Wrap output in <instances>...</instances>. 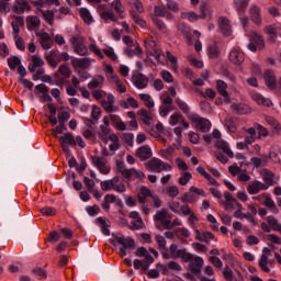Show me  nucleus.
Instances as JSON below:
<instances>
[{
  "mask_svg": "<svg viewBox=\"0 0 281 281\" xmlns=\"http://www.w3.org/2000/svg\"><path fill=\"white\" fill-rule=\"evenodd\" d=\"M146 170H149V172H158L161 173L164 170L166 172H170L172 170V166H170L168 162H165L164 160L159 158H151L145 164Z\"/></svg>",
  "mask_w": 281,
  "mask_h": 281,
  "instance_id": "1",
  "label": "nucleus"
},
{
  "mask_svg": "<svg viewBox=\"0 0 281 281\" xmlns=\"http://www.w3.org/2000/svg\"><path fill=\"white\" fill-rule=\"evenodd\" d=\"M69 58L70 57L68 53H60L56 49H53L46 54V61L49 65V67H53V69H56V67H58L59 63H63V60L67 63Z\"/></svg>",
  "mask_w": 281,
  "mask_h": 281,
  "instance_id": "2",
  "label": "nucleus"
},
{
  "mask_svg": "<svg viewBox=\"0 0 281 281\" xmlns=\"http://www.w3.org/2000/svg\"><path fill=\"white\" fill-rule=\"evenodd\" d=\"M69 78H71V68L67 66V64H64L58 68L57 72L54 75V83L57 87H64L66 82H69L67 81L69 80Z\"/></svg>",
  "mask_w": 281,
  "mask_h": 281,
  "instance_id": "3",
  "label": "nucleus"
},
{
  "mask_svg": "<svg viewBox=\"0 0 281 281\" xmlns=\"http://www.w3.org/2000/svg\"><path fill=\"white\" fill-rule=\"evenodd\" d=\"M169 250L172 258H181L184 262H189L193 258L192 254L188 252L186 249H178L177 244H171Z\"/></svg>",
  "mask_w": 281,
  "mask_h": 281,
  "instance_id": "4",
  "label": "nucleus"
},
{
  "mask_svg": "<svg viewBox=\"0 0 281 281\" xmlns=\"http://www.w3.org/2000/svg\"><path fill=\"white\" fill-rule=\"evenodd\" d=\"M71 44L75 47V53L79 56H87L89 49L85 46V40L80 36H75L71 38Z\"/></svg>",
  "mask_w": 281,
  "mask_h": 281,
  "instance_id": "5",
  "label": "nucleus"
},
{
  "mask_svg": "<svg viewBox=\"0 0 281 281\" xmlns=\"http://www.w3.org/2000/svg\"><path fill=\"white\" fill-rule=\"evenodd\" d=\"M192 122H194L196 128L201 131V133H207L212 127V123L210 122V120L203 119L196 114L192 116Z\"/></svg>",
  "mask_w": 281,
  "mask_h": 281,
  "instance_id": "6",
  "label": "nucleus"
},
{
  "mask_svg": "<svg viewBox=\"0 0 281 281\" xmlns=\"http://www.w3.org/2000/svg\"><path fill=\"white\" fill-rule=\"evenodd\" d=\"M229 61L233 65H243L245 63V53L239 47L233 48L229 53Z\"/></svg>",
  "mask_w": 281,
  "mask_h": 281,
  "instance_id": "7",
  "label": "nucleus"
},
{
  "mask_svg": "<svg viewBox=\"0 0 281 281\" xmlns=\"http://www.w3.org/2000/svg\"><path fill=\"white\" fill-rule=\"evenodd\" d=\"M122 245L125 249H135V239L131 237H120L116 236L113 240H111V245Z\"/></svg>",
  "mask_w": 281,
  "mask_h": 281,
  "instance_id": "8",
  "label": "nucleus"
},
{
  "mask_svg": "<svg viewBox=\"0 0 281 281\" xmlns=\"http://www.w3.org/2000/svg\"><path fill=\"white\" fill-rule=\"evenodd\" d=\"M192 260L189 261V269L194 276H199L201 273V269H203V265L205 261L201 257H196L192 255Z\"/></svg>",
  "mask_w": 281,
  "mask_h": 281,
  "instance_id": "9",
  "label": "nucleus"
},
{
  "mask_svg": "<svg viewBox=\"0 0 281 281\" xmlns=\"http://www.w3.org/2000/svg\"><path fill=\"white\" fill-rule=\"evenodd\" d=\"M91 161L93 166H95L101 172V175H109V172H111V168L106 167V159L100 158L99 156H92Z\"/></svg>",
  "mask_w": 281,
  "mask_h": 281,
  "instance_id": "10",
  "label": "nucleus"
},
{
  "mask_svg": "<svg viewBox=\"0 0 281 281\" xmlns=\"http://www.w3.org/2000/svg\"><path fill=\"white\" fill-rule=\"evenodd\" d=\"M250 20L256 25H262V11L260 7L252 4L249 9Z\"/></svg>",
  "mask_w": 281,
  "mask_h": 281,
  "instance_id": "11",
  "label": "nucleus"
},
{
  "mask_svg": "<svg viewBox=\"0 0 281 281\" xmlns=\"http://www.w3.org/2000/svg\"><path fill=\"white\" fill-rule=\"evenodd\" d=\"M132 80L137 89H146L148 87V77L142 72L133 75Z\"/></svg>",
  "mask_w": 281,
  "mask_h": 281,
  "instance_id": "12",
  "label": "nucleus"
},
{
  "mask_svg": "<svg viewBox=\"0 0 281 281\" xmlns=\"http://www.w3.org/2000/svg\"><path fill=\"white\" fill-rule=\"evenodd\" d=\"M136 157H138L140 161H148V159L153 157V149L148 145L140 146L136 150Z\"/></svg>",
  "mask_w": 281,
  "mask_h": 281,
  "instance_id": "13",
  "label": "nucleus"
},
{
  "mask_svg": "<svg viewBox=\"0 0 281 281\" xmlns=\"http://www.w3.org/2000/svg\"><path fill=\"white\" fill-rule=\"evenodd\" d=\"M170 215L168 214V211L166 210H161V211H157L156 215L154 216L155 221H160L164 229H166V227H170Z\"/></svg>",
  "mask_w": 281,
  "mask_h": 281,
  "instance_id": "14",
  "label": "nucleus"
},
{
  "mask_svg": "<svg viewBox=\"0 0 281 281\" xmlns=\"http://www.w3.org/2000/svg\"><path fill=\"white\" fill-rule=\"evenodd\" d=\"M218 27L224 36H229L232 34V24L229 19L226 16H221L218 19Z\"/></svg>",
  "mask_w": 281,
  "mask_h": 281,
  "instance_id": "15",
  "label": "nucleus"
},
{
  "mask_svg": "<svg viewBox=\"0 0 281 281\" xmlns=\"http://www.w3.org/2000/svg\"><path fill=\"white\" fill-rule=\"evenodd\" d=\"M263 79L268 89H276L278 87V80L276 79V74L272 70H266Z\"/></svg>",
  "mask_w": 281,
  "mask_h": 281,
  "instance_id": "16",
  "label": "nucleus"
},
{
  "mask_svg": "<svg viewBox=\"0 0 281 281\" xmlns=\"http://www.w3.org/2000/svg\"><path fill=\"white\" fill-rule=\"evenodd\" d=\"M232 110L236 115H247V113H251V108L245 103H233Z\"/></svg>",
  "mask_w": 281,
  "mask_h": 281,
  "instance_id": "17",
  "label": "nucleus"
},
{
  "mask_svg": "<svg viewBox=\"0 0 281 281\" xmlns=\"http://www.w3.org/2000/svg\"><path fill=\"white\" fill-rule=\"evenodd\" d=\"M260 190H269V186L255 180L251 184L248 186L247 191L250 194H258V192H260Z\"/></svg>",
  "mask_w": 281,
  "mask_h": 281,
  "instance_id": "18",
  "label": "nucleus"
},
{
  "mask_svg": "<svg viewBox=\"0 0 281 281\" xmlns=\"http://www.w3.org/2000/svg\"><path fill=\"white\" fill-rule=\"evenodd\" d=\"M36 36H40V43L43 49H52V45H54V42L52 41V36H49L48 33H36Z\"/></svg>",
  "mask_w": 281,
  "mask_h": 281,
  "instance_id": "19",
  "label": "nucleus"
},
{
  "mask_svg": "<svg viewBox=\"0 0 281 281\" xmlns=\"http://www.w3.org/2000/svg\"><path fill=\"white\" fill-rule=\"evenodd\" d=\"M178 32L184 36L186 41L189 43H192V30L188 24L186 23H180L178 24Z\"/></svg>",
  "mask_w": 281,
  "mask_h": 281,
  "instance_id": "20",
  "label": "nucleus"
},
{
  "mask_svg": "<svg viewBox=\"0 0 281 281\" xmlns=\"http://www.w3.org/2000/svg\"><path fill=\"white\" fill-rule=\"evenodd\" d=\"M216 148H218L220 150H223V153L225 155H227V157H229L231 159H233L234 157V151H232V149L229 148V144H227V142L220 139L216 142L215 144Z\"/></svg>",
  "mask_w": 281,
  "mask_h": 281,
  "instance_id": "21",
  "label": "nucleus"
},
{
  "mask_svg": "<svg viewBox=\"0 0 281 281\" xmlns=\"http://www.w3.org/2000/svg\"><path fill=\"white\" fill-rule=\"evenodd\" d=\"M267 124L271 126L273 135H281V125L273 116L266 117Z\"/></svg>",
  "mask_w": 281,
  "mask_h": 281,
  "instance_id": "22",
  "label": "nucleus"
},
{
  "mask_svg": "<svg viewBox=\"0 0 281 281\" xmlns=\"http://www.w3.org/2000/svg\"><path fill=\"white\" fill-rule=\"evenodd\" d=\"M113 104H115V97L113 94H108L106 101L101 102V106L106 113H113Z\"/></svg>",
  "mask_w": 281,
  "mask_h": 281,
  "instance_id": "23",
  "label": "nucleus"
},
{
  "mask_svg": "<svg viewBox=\"0 0 281 281\" xmlns=\"http://www.w3.org/2000/svg\"><path fill=\"white\" fill-rule=\"evenodd\" d=\"M102 85H104V77L101 75H97L88 83V89H102Z\"/></svg>",
  "mask_w": 281,
  "mask_h": 281,
  "instance_id": "24",
  "label": "nucleus"
},
{
  "mask_svg": "<svg viewBox=\"0 0 281 281\" xmlns=\"http://www.w3.org/2000/svg\"><path fill=\"white\" fill-rule=\"evenodd\" d=\"M137 115L142 122L146 124V126H150V122H153V116L150 115V112L146 109H140L137 112Z\"/></svg>",
  "mask_w": 281,
  "mask_h": 281,
  "instance_id": "25",
  "label": "nucleus"
},
{
  "mask_svg": "<svg viewBox=\"0 0 281 281\" xmlns=\"http://www.w3.org/2000/svg\"><path fill=\"white\" fill-rule=\"evenodd\" d=\"M217 91L220 95L225 98L226 102H229V93L227 92V83L223 80H217L216 82Z\"/></svg>",
  "mask_w": 281,
  "mask_h": 281,
  "instance_id": "26",
  "label": "nucleus"
},
{
  "mask_svg": "<svg viewBox=\"0 0 281 281\" xmlns=\"http://www.w3.org/2000/svg\"><path fill=\"white\" fill-rule=\"evenodd\" d=\"M126 54L130 58H133V56L142 55V47L139 46V43L135 42L130 47H127Z\"/></svg>",
  "mask_w": 281,
  "mask_h": 281,
  "instance_id": "27",
  "label": "nucleus"
},
{
  "mask_svg": "<svg viewBox=\"0 0 281 281\" xmlns=\"http://www.w3.org/2000/svg\"><path fill=\"white\" fill-rule=\"evenodd\" d=\"M13 10L16 14H23L25 10H30V3L26 0H16V5Z\"/></svg>",
  "mask_w": 281,
  "mask_h": 281,
  "instance_id": "28",
  "label": "nucleus"
},
{
  "mask_svg": "<svg viewBox=\"0 0 281 281\" xmlns=\"http://www.w3.org/2000/svg\"><path fill=\"white\" fill-rule=\"evenodd\" d=\"M250 41H254L258 49H265V38L262 35L258 34L257 32H252L250 34Z\"/></svg>",
  "mask_w": 281,
  "mask_h": 281,
  "instance_id": "29",
  "label": "nucleus"
},
{
  "mask_svg": "<svg viewBox=\"0 0 281 281\" xmlns=\"http://www.w3.org/2000/svg\"><path fill=\"white\" fill-rule=\"evenodd\" d=\"M59 142L64 145L76 146V138H74L72 133H65L63 136L59 137Z\"/></svg>",
  "mask_w": 281,
  "mask_h": 281,
  "instance_id": "30",
  "label": "nucleus"
},
{
  "mask_svg": "<svg viewBox=\"0 0 281 281\" xmlns=\"http://www.w3.org/2000/svg\"><path fill=\"white\" fill-rule=\"evenodd\" d=\"M252 100H255V102H257V104H261L262 106H272L273 102H271V99H267L265 97H262L261 94H255L252 95Z\"/></svg>",
  "mask_w": 281,
  "mask_h": 281,
  "instance_id": "31",
  "label": "nucleus"
},
{
  "mask_svg": "<svg viewBox=\"0 0 281 281\" xmlns=\"http://www.w3.org/2000/svg\"><path fill=\"white\" fill-rule=\"evenodd\" d=\"M250 0H235L234 8L236 12H245L247 10V5H249Z\"/></svg>",
  "mask_w": 281,
  "mask_h": 281,
  "instance_id": "32",
  "label": "nucleus"
},
{
  "mask_svg": "<svg viewBox=\"0 0 281 281\" xmlns=\"http://www.w3.org/2000/svg\"><path fill=\"white\" fill-rule=\"evenodd\" d=\"M246 144H254V142H256V139H258V134L256 133V128L254 127H249L248 130H246Z\"/></svg>",
  "mask_w": 281,
  "mask_h": 281,
  "instance_id": "33",
  "label": "nucleus"
},
{
  "mask_svg": "<svg viewBox=\"0 0 281 281\" xmlns=\"http://www.w3.org/2000/svg\"><path fill=\"white\" fill-rule=\"evenodd\" d=\"M269 262V257L267 255H261V258L259 260V267L261 269V271H265V273H271V269L269 268V266H267Z\"/></svg>",
  "mask_w": 281,
  "mask_h": 281,
  "instance_id": "34",
  "label": "nucleus"
},
{
  "mask_svg": "<svg viewBox=\"0 0 281 281\" xmlns=\"http://www.w3.org/2000/svg\"><path fill=\"white\" fill-rule=\"evenodd\" d=\"M79 14L82 19V21H85V23H93V16H91V13L89 12V10L87 8H81L79 10Z\"/></svg>",
  "mask_w": 281,
  "mask_h": 281,
  "instance_id": "35",
  "label": "nucleus"
},
{
  "mask_svg": "<svg viewBox=\"0 0 281 281\" xmlns=\"http://www.w3.org/2000/svg\"><path fill=\"white\" fill-rule=\"evenodd\" d=\"M8 65H9V69L14 71L16 69V67H21V58L16 57V56L9 57Z\"/></svg>",
  "mask_w": 281,
  "mask_h": 281,
  "instance_id": "36",
  "label": "nucleus"
},
{
  "mask_svg": "<svg viewBox=\"0 0 281 281\" xmlns=\"http://www.w3.org/2000/svg\"><path fill=\"white\" fill-rule=\"evenodd\" d=\"M263 205H266L268 210H271L273 214H278V206H276V202L273 201V199H271V196H267L265 199Z\"/></svg>",
  "mask_w": 281,
  "mask_h": 281,
  "instance_id": "37",
  "label": "nucleus"
},
{
  "mask_svg": "<svg viewBox=\"0 0 281 281\" xmlns=\"http://www.w3.org/2000/svg\"><path fill=\"white\" fill-rule=\"evenodd\" d=\"M31 273L33 276H36V278H40V280L47 279V271L41 267H35L32 269Z\"/></svg>",
  "mask_w": 281,
  "mask_h": 281,
  "instance_id": "38",
  "label": "nucleus"
},
{
  "mask_svg": "<svg viewBox=\"0 0 281 281\" xmlns=\"http://www.w3.org/2000/svg\"><path fill=\"white\" fill-rule=\"evenodd\" d=\"M209 56L210 58H218V56H221V49H218V45L214 43L209 46Z\"/></svg>",
  "mask_w": 281,
  "mask_h": 281,
  "instance_id": "39",
  "label": "nucleus"
},
{
  "mask_svg": "<svg viewBox=\"0 0 281 281\" xmlns=\"http://www.w3.org/2000/svg\"><path fill=\"white\" fill-rule=\"evenodd\" d=\"M111 7L114 9L116 14H120V16H122V14H124V5H122L121 0H114L111 3Z\"/></svg>",
  "mask_w": 281,
  "mask_h": 281,
  "instance_id": "40",
  "label": "nucleus"
},
{
  "mask_svg": "<svg viewBox=\"0 0 281 281\" xmlns=\"http://www.w3.org/2000/svg\"><path fill=\"white\" fill-rule=\"evenodd\" d=\"M176 104H178L179 109L182 111V113H184L186 115H188V113H190V106L188 105V103H186L183 100H181L180 98L176 99Z\"/></svg>",
  "mask_w": 281,
  "mask_h": 281,
  "instance_id": "41",
  "label": "nucleus"
},
{
  "mask_svg": "<svg viewBox=\"0 0 281 281\" xmlns=\"http://www.w3.org/2000/svg\"><path fill=\"white\" fill-rule=\"evenodd\" d=\"M101 19L104 21H113L116 22L117 18L113 11H104L101 13Z\"/></svg>",
  "mask_w": 281,
  "mask_h": 281,
  "instance_id": "42",
  "label": "nucleus"
},
{
  "mask_svg": "<svg viewBox=\"0 0 281 281\" xmlns=\"http://www.w3.org/2000/svg\"><path fill=\"white\" fill-rule=\"evenodd\" d=\"M132 19L135 21L136 25H139V27H146V21H144L137 12H132Z\"/></svg>",
  "mask_w": 281,
  "mask_h": 281,
  "instance_id": "43",
  "label": "nucleus"
},
{
  "mask_svg": "<svg viewBox=\"0 0 281 281\" xmlns=\"http://www.w3.org/2000/svg\"><path fill=\"white\" fill-rule=\"evenodd\" d=\"M190 179H192V173L186 171V172L179 178V183H180V186H188Z\"/></svg>",
  "mask_w": 281,
  "mask_h": 281,
  "instance_id": "44",
  "label": "nucleus"
},
{
  "mask_svg": "<svg viewBox=\"0 0 281 281\" xmlns=\"http://www.w3.org/2000/svg\"><path fill=\"white\" fill-rule=\"evenodd\" d=\"M41 214H43V216H56V209L54 207H43L40 210Z\"/></svg>",
  "mask_w": 281,
  "mask_h": 281,
  "instance_id": "45",
  "label": "nucleus"
},
{
  "mask_svg": "<svg viewBox=\"0 0 281 281\" xmlns=\"http://www.w3.org/2000/svg\"><path fill=\"white\" fill-rule=\"evenodd\" d=\"M86 212L89 214V216H98L100 214V206L93 205V206H87Z\"/></svg>",
  "mask_w": 281,
  "mask_h": 281,
  "instance_id": "46",
  "label": "nucleus"
},
{
  "mask_svg": "<svg viewBox=\"0 0 281 281\" xmlns=\"http://www.w3.org/2000/svg\"><path fill=\"white\" fill-rule=\"evenodd\" d=\"M15 38V46L20 49V52H25V41H23V37L19 35H14Z\"/></svg>",
  "mask_w": 281,
  "mask_h": 281,
  "instance_id": "47",
  "label": "nucleus"
},
{
  "mask_svg": "<svg viewBox=\"0 0 281 281\" xmlns=\"http://www.w3.org/2000/svg\"><path fill=\"white\" fill-rule=\"evenodd\" d=\"M225 126L228 128V131H231V133L236 132V122L234 121V119H226Z\"/></svg>",
  "mask_w": 281,
  "mask_h": 281,
  "instance_id": "48",
  "label": "nucleus"
},
{
  "mask_svg": "<svg viewBox=\"0 0 281 281\" xmlns=\"http://www.w3.org/2000/svg\"><path fill=\"white\" fill-rule=\"evenodd\" d=\"M168 269H170L171 271H183V268L181 267V265H179V262L177 261H169L167 265Z\"/></svg>",
  "mask_w": 281,
  "mask_h": 281,
  "instance_id": "49",
  "label": "nucleus"
},
{
  "mask_svg": "<svg viewBox=\"0 0 281 281\" xmlns=\"http://www.w3.org/2000/svg\"><path fill=\"white\" fill-rule=\"evenodd\" d=\"M100 130L101 132H99V136L101 137V139L106 142V136L109 135V133H111V128L109 126L101 125Z\"/></svg>",
  "mask_w": 281,
  "mask_h": 281,
  "instance_id": "50",
  "label": "nucleus"
},
{
  "mask_svg": "<svg viewBox=\"0 0 281 281\" xmlns=\"http://www.w3.org/2000/svg\"><path fill=\"white\" fill-rule=\"evenodd\" d=\"M121 175H122L123 179H128V180L135 179V168L126 169Z\"/></svg>",
  "mask_w": 281,
  "mask_h": 281,
  "instance_id": "51",
  "label": "nucleus"
},
{
  "mask_svg": "<svg viewBox=\"0 0 281 281\" xmlns=\"http://www.w3.org/2000/svg\"><path fill=\"white\" fill-rule=\"evenodd\" d=\"M180 201H182V203H194L195 199H194V195H192L190 192H186L180 198Z\"/></svg>",
  "mask_w": 281,
  "mask_h": 281,
  "instance_id": "52",
  "label": "nucleus"
},
{
  "mask_svg": "<svg viewBox=\"0 0 281 281\" xmlns=\"http://www.w3.org/2000/svg\"><path fill=\"white\" fill-rule=\"evenodd\" d=\"M41 14L43 15V18L45 19V21H47V23H52V21H54V11H41Z\"/></svg>",
  "mask_w": 281,
  "mask_h": 281,
  "instance_id": "53",
  "label": "nucleus"
},
{
  "mask_svg": "<svg viewBox=\"0 0 281 281\" xmlns=\"http://www.w3.org/2000/svg\"><path fill=\"white\" fill-rule=\"evenodd\" d=\"M123 139H124L125 144H127V146L133 147V142L135 139V136L133 135V133L123 134Z\"/></svg>",
  "mask_w": 281,
  "mask_h": 281,
  "instance_id": "54",
  "label": "nucleus"
},
{
  "mask_svg": "<svg viewBox=\"0 0 281 281\" xmlns=\"http://www.w3.org/2000/svg\"><path fill=\"white\" fill-rule=\"evenodd\" d=\"M166 8L165 7H159V5H155L154 7V14L156 15V16H161V18H164V16H166Z\"/></svg>",
  "mask_w": 281,
  "mask_h": 281,
  "instance_id": "55",
  "label": "nucleus"
},
{
  "mask_svg": "<svg viewBox=\"0 0 281 281\" xmlns=\"http://www.w3.org/2000/svg\"><path fill=\"white\" fill-rule=\"evenodd\" d=\"M162 157L167 159V161H170L172 159V153H175V148L168 147L167 149L161 150Z\"/></svg>",
  "mask_w": 281,
  "mask_h": 281,
  "instance_id": "56",
  "label": "nucleus"
},
{
  "mask_svg": "<svg viewBox=\"0 0 281 281\" xmlns=\"http://www.w3.org/2000/svg\"><path fill=\"white\" fill-rule=\"evenodd\" d=\"M103 54H105L108 58H111V60H117V55H115V50H113L112 47L103 49Z\"/></svg>",
  "mask_w": 281,
  "mask_h": 281,
  "instance_id": "57",
  "label": "nucleus"
},
{
  "mask_svg": "<svg viewBox=\"0 0 281 281\" xmlns=\"http://www.w3.org/2000/svg\"><path fill=\"white\" fill-rule=\"evenodd\" d=\"M60 240V234L57 231H53L49 233L48 243H58Z\"/></svg>",
  "mask_w": 281,
  "mask_h": 281,
  "instance_id": "58",
  "label": "nucleus"
},
{
  "mask_svg": "<svg viewBox=\"0 0 281 281\" xmlns=\"http://www.w3.org/2000/svg\"><path fill=\"white\" fill-rule=\"evenodd\" d=\"M223 276H224L225 280H228V281L234 280V271H232V269H229L228 266L224 269Z\"/></svg>",
  "mask_w": 281,
  "mask_h": 281,
  "instance_id": "59",
  "label": "nucleus"
},
{
  "mask_svg": "<svg viewBox=\"0 0 281 281\" xmlns=\"http://www.w3.org/2000/svg\"><path fill=\"white\" fill-rule=\"evenodd\" d=\"M153 22L160 32H166V23H164V21L159 20L158 18H154Z\"/></svg>",
  "mask_w": 281,
  "mask_h": 281,
  "instance_id": "60",
  "label": "nucleus"
},
{
  "mask_svg": "<svg viewBox=\"0 0 281 281\" xmlns=\"http://www.w3.org/2000/svg\"><path fill=\"white\" fill-rule=\"evenodd\" d=\"M102 114V110L98 105H93L91 117L92 120H99L100 115Z\"/></svg>",
  "mask_w": 281,
  "mask_h": 281,
  "instance_id": "61",
  "label": "nucleus"
},
{
  "mask_svg": "<svg viewBox=\"0 0 281 281\" xmlns=\"http://www.w3.org/2000/svg\"><path fill=\"white\" fill-rule=\"evenodd\" d=\"M71 117V114H69V112H61L60 114H58V122L59 124H65V122H67V120H69Z\"/></svg>",
  "mask_w": 281,
  "mask_h": 281,
  "instance_id": "62",
  "label": "nucleus"
},
{
  "mask_svg": "<svg viewBox=\"0 0 281 281\" xmlns=\"http://www.w3.org/2000/svg\"><path fill=\"white\" fill-rule=\"evenodd\" d=\"M210 260L214 267H217V269H223V261L221 258L212 256L210 257Z\"/></svg>",
  "mask_w": 281,
  "mask_h": 281,
  "instance_id": "63",
  "label": "nucleus"
},
{
  "mask_svg": "<svg viewBox=\"0 0 281 281\" xmlns=\"http://www.w3.org/2000/svg\"><path fill=\"white\" fill-rule=\"evenodd\" d=\"M156 243L160 249H166V238L161 235H156Z\"/></svg>",
  "mask_w": 281,
  "mask_h": 281,
  "instance_id": "64",
  "label": "nucleus"
}]
</instances>
